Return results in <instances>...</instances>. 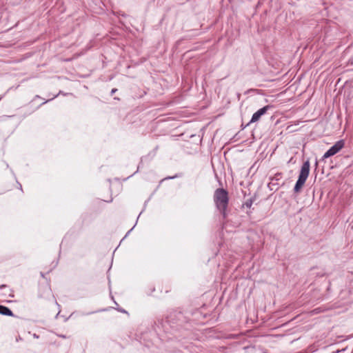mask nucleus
Segmentation results:
<instances>
[{
  "label": "nucleus",
  "instance_id": "nucleus-1",
  "mask_svg": "<svg viewBox=\"0 0 353 353\" xmlns=\"http://www.w3.org/2000/svg\"><path fill=\"white\" fill-rule=\"evenodd\" d=\"M213 200L215 206L223 218L225 219L228 217V208L229 205V194L227 190L219 188H217L213 195Z\"/></svg>",
  "mask_w": 353,
  "mask_h": 353
},
{
  "label": "nucleus",
  "instance_id": "nucleus-2",
  "mask_svg": "<svg viewBox=\"0 0 353 353\" xmlns=\"http://www.w3.org/2000/svg\"><path fill=\"white\" fill-rule=\"evenodd\" d=\"M310 161L306 160L302 165L301 170L299 174L298 180L296 181L294 187V192L295 193H299L302 190L308 176L310 174Z\"/></svg>",
  "mask_w": 353,
  "mask_h": 353
},
{
  "label": "nucleus",
  "instance_id": "nucleus-3",
  "mask_svg": "<svg viewBox=\"0 0 353 353\" xmlns=\"http://www.w3.org/2000/svg\"><path fill=\"white\" fill-rule=\"evenodd\" d=\"M168 321L179 326H183L188 322V319L181 311L174 310L168 316Z\"/></svg>",
  "mask_w": 353,
  "mask_h": 353
},
{
  "label": "nucleus",
  "instance_id": "nucleus-4",
  "mask_svg": "<svg viewBox=\"0 0 353 353\" xmlns=\"http://www.w3.org/2000/svg\"><path fill=\"white\" fill-rule=\"evenodd\" d=\"M345 146L344 140L336 141L323 156V159H327L337 154Z\"/></svg>",
  "mask_w": 353,
  "mask_h": 353
},
{
  "label": "nucleus",
  "instance_id": "nucleus-5",
  "mask_svg": "<svg viewBox=\"0 0 353 353\" xmlns=\"http://www.w3.org/2000/svg\"><path fill=\"white\" fill-rule=\"evenodd\" d=\"M294 97V93L291 92L290 93L287 92V90L277 94L276 95V99L277 101L281 103H285L291 101Z\"/></svg>",
  "mask_w": 353,
  "mask_h": 353
},
{
  "label": "nucleus",
  "instance_id": "nucleus-6",
  "mask_svg": "<svg viewBox=\"0 0 353 353\" xmlns=\"http://www.w3.org/2000/svg\"><path fill=\"white\" fill-rule=\"evenodd\" d=\"M271 108V105H268L257 110L255 113L253 114L249 123H255L261 119V117L263 115H264L267 112V111L270 110Z\"/></svg>",
  "mask_w": 353,
  "mask_h": 353
},
{
  "label": "nucleus",
  "instance_id": "nucleus-7",
  "mask_svg": "<svg viewBox=\"0 0 353 353\" xmlns=\"http://www.w3.org/2000/svg\"><path fill=\"white\" fill-rule=\"evenodd\" d=\"M43 290L44 292V296H43L42 294H39V297L49 299V301H50L52 303L57 304L56 299L52 294L50 289L48 287H45L43 288Z\"/></svg>",
  "mask_w": 353,
  "mask_h": 353
},
{
  "label": "nucleus",
  "instance_id": "nucleus-8",
  "mask_svg": "<svg viewBox=\"0 0 353 353\" xmlns=\"http://www.w3.org/2000/svg\"><path fill=\"white\" fill-rule=\"evenodd\" d=\"M0 314L8 316H14L13 312L9 307L1 305H0Z\"/></svg>",
  "mask_w": 353,
  "mask_h": 353
},
{
  "label": "nucleus",
  "instance_id": "nucleus-9",
  "mask_svg": "<svg viewBox=\"0 0 353 353\" xmlns=\"http://www.w3.org/2000/svg\"><path fill=\"white\" fill-rule=\"evenodd\" d=\"M256 195L252 196L250 199H247L243 204L242 208H246L248 209H250L253 203L256 201Z\"/></svg>",
  "mask_w": 353,
  "mask_h": 353
},
{
  "label": "nucleus",
  "instance_id": "nucleus-10",
  "mask_svg": "<svg viewBox=\"0 0 353 353\" xmlns=\"http://www.w3.org/2000/svg\"><path fill=\"white\" fill-rule=\"evenodd\" d=\"M62 94V92L61 90H60L58 93L57 94H53L52 95H47L46 96V98H43V99L45 100L44 103H46L48 101H50L51 100H52L53 99H54L56 97L59 96V94Z\"/></svg>",
  "mask_w": 353,
  "mask_h": 353
},
{
  "label": "nucleus",
  "instance_id": "nucleus-11",
  "mask_svg": "<svg viewBox=\"0 0 353 353\" xmlns=\"http://www.w3.org/2000/svg\"><path fill=\"white\" fill-rule=\"evenodd\" d=\"M58 336L62 339H68L69 338V336H67L66 335H64V334H59Z\"/></svg>",
  "mask_w": 353,
  "mask_h": 353
},
{
  "label": "nucleus",
  "instance_id": "nucleus-12",
  "mask_svg": "<svg viewBox=\"0 0 353 353\" xmlns=\"http://www.w3.org/2000/svg\"><path fill=\"white\" fill-rule=\"evenodd\" d=\"M117 90H111L110 95L112 96L113 94L117 91Z\"/></svg>",
  "mask_w": 353,
  "mask_h": 353
},
{
  "label": "nucleus",
  "instance_id": "nucleus-13",
  "mask_svg": "<svg viewBox=\"0 0 353 353\" xmlns=\"http://www.w3.org/2000/svg\"><path fill=\"white\" fill-rule=\"evenodd\" d=\"M119 311L123 312V313H126V311L123 309H118Z\"/></svg>",
  "mask_w": 353,
  "mask_h": 353
},
{
  "label": "nucleus",
  "instance_id": "nucleus-14",
  "mask_svg": "<svg viewBox=\"0 0 353 353\" xmlns=\"http://www.w3.org/2000/svg\"><path fill=\"white\" fill-rule=\"evenodd\" d=\"M5 287H6V285H2L1 286H0L1 288H5Z\"/></svg>",
  "mask_w": 353,
  "mask_h": 353
},
{
  "label": "nucleus",
  "instance_id": "nucleus-15",
  "mask_svg": "<svg viewBox=\"0 0 353 353\" xmlns=\"http://www.w3.org/2000/svg\"><path fill=\"white\" fill-rule=\"evenodd\" d=\"M275 178H276V179L277 180V179H278L277 178H279V176H278L277 174H276Z\"/></svg>",
  "mask_w": 353,
  "mask_h": 353
},
{
  "label": "nucleus",
  "instance_id": "nucleus-16",
  "mask_svg": "<svg viewBox=\"0 0 353 353\" xmlns=\"http://www.w3.org/2000/svg\"><path fill=\"white\" fill-rule=\"evenodd\" d=\"M250 212H247V214L250 215Z\"/></svg>",
  "mask_w": 353,
  "mask_h": 353
},
{
  "label": "nucleus",
  "instance_id": "nucleus-17",
  "mask_svg": "<svg viewBox=\"0 0 353 353\" xmlns=\"http://www.w3.org/2000/svg\"><path fill=\"white\" fill-rule=\"evenodd\" d=\"M315 165H316V166H317V165H318V162L317 161H316Z\"/></svg>",
  "mask_w": 353,
  "mask_h": 353
},
{
  "label": "nucleus",
  "instance_id": "nucleus-18",
  "mask_svg": "<svg viewBox=\"0 0 353 353\" xmlns=\"http://www.w3.org/2000/svg\"><path fill=\"white\" fill-rule=\"evenodd\" d=\"M41 275L43 277L44 276V275H43V274L42 272L41 273Z\"/></svg>",
  "mask_w": 353,
  "mask_h": 353
}]
</instances>
